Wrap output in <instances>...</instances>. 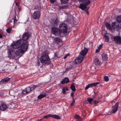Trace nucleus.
Masks as SVG:
<instances>
[{"instance_id":"nucleus-50","label":"nucleus","mask_w":121,"mask_h":121,"mask_svg":"<svg viewBox=\"0 0 121 121\" xmlns=\"http://www.w3.org/2000/svg\"><path fill=\"white\" fill-rule=\"evenodd\" d=\"M18 106V105L17 104H15L14 107L15 108H17Z\"/></svg>"},{"instance_id":"nucleus-57","label":"nucleus","mask_w":121,"mask_h":121,"mask_svg":"<svg viewBox=\"0 0 121 121\" xmlns=\"http://www.w3.org/2000/svg\"><path fill=\"white\" fill-rule=\"evenodd\" d=\"M16 5L17 6V5H18V4H17V3H16Z\"/></svg>"},{"instance_id":"nucleus-38","label":"nucleus","mask_w":121,"mask_h":121,"mask_svg":"<svg viewBox=\"0 0 121 121\" xmlns=\"http://www.w3.org/2000/svg\"><path fill=\"white\" fill-rule=\"evenodd\" d=\"M71 68L70 67H67L66 68V69L65 71L66 72L69 71V70H71Z\"/></svg>"},{"instance_id":"nucleus-23","label":"nucleus","mask_w":121,"mask_h":121,"mask_svg":"<svg viewBox=\"0 0 121 121\" xmlns=\"http://www.w3.org/2000/svg\"><path fill=\"white\" fill-rule=\"evenodd\" d=\"M80 6L79 7V8L82 10H85L86 9V6L85 4H80Z\"/></svg>"},{"instance_id":"nucleus-43","label":"nucleus","mask_w":121,"mask_h":121,"mask_svg":"<svg viewBox=\"0 0 121 121\" xmlns=\"http://www.w3.org/2000/svg\"><path fill=\"white\" fill-rule=\"evenodd\" d=\"M69 54H66V55L64 57V59H65L68 56H69Z\"/></svg>"},{"instance_id":"nucleus-54","label":"nucleus","mask_w":121,"mask_h":121,"mask_svg":"<svg viewBox=\"0 0 121 121\" xmlns=\"http://www.w3.org/2000/svg\"><path fill=\"white\" fill-rule=\"evenodd\" d=\"M60 8L61 9H63L64 8V6H61L60 7Z\"/></svg>"},{"instance_id":"nucleus-49","label":"nucleus","mask_w":121,"mask_h":121,"mask_svg":"<svg viewBox=\"0 0 121 121\" xmlns=\"http://www.w3.org/2000/svg\"><path fill=\"white\" fill-rule=\"evenodd\" d=\"M121 29V26H120V29H114V30H120Z\"/></svg>"},{"instance_id":"nucleus-15","label":"nucleus","mask_w":121,"mask_h":121,"mask_svg":"<svg viewBox=\"0 0 121 121\" xmlns=\"http://www.w3.org/2000/svg\"><path fill=\"white\" fill-rule=\"evenodd\" d=\"M10 79V78L8 77H6L3 78L0 81V84H4L9 81Z\"/></svg>"},{"instance_id":"nucleus-45","label":"nucleus","mask_w":121,"mask_h":121,"mask_svg":"<svg viewBox=\"0 0 121 121\" xmlns=\"http://www.w3.org/2000/svg\"><path fill=\"white\" fill-rule=\"evenodd\" d=\"M35 88L37 87H39L40 86V84L37 85H35Z\"/></svg>"},{"instance_id":"nucleus-35","label":"nucleus","mask_w":121,"mask_h":121,"mask_svg":"<svg viewBox=\"0 0 121 121\" xmlns=\"http://www.w3.org/2000/svg\"><path fill=\"white\" fill-rule=\"evenodd\" d=\"M12 30V28H8L6 29V31L8 33H10V32L11 30Z\"/></svg>"},{"instance_id":"nucleus-46","label":"nucleus","mask_w":121,"mask_h":121,"mask_svg":"<svg viewBox=\"0 0 121 121\" xmlns=\"http://www.w3.org/2000/svg\"><path fill=\"white\" fill-rule=\"evenodd\" d=\"M100 49L98 48V49H96V50L95 52L96 53H98L100 50Z\"/></svg>"},{"instance_id":"nucleus-3","label":"nucleus","mask_w":121,"mask_h":121,"mask_svg":"<svg viewBox=\"0 0 121 121\" xmlns=\"http://www.w3.org/2000/svg\"><path fill=\"white\" fill-rule=\"evenodd\" d=\"M18 50L17 49L15 52V51L12 49L9 50V52L8 53V57L11 58H13L14 57L17 58L19 56H21L20 54L18 52Z\"/></svg>"},{"instance_id":"nucleus-11","label":"nucleus","mask_w":121,"mask_h":121,"mask_svg":"<svg viewBox=\"0 0 121 121\" xmlns=\"http://www.w3.org/2000/svg\"><path fill=\"white\" fill-rule=\"evenodd\" d=\"M49 117H51L57 119H59L60 118V116L58 115L51 114L48 115L44 116L43 117V118H46Z\"/></svg>"},{"instance_id":"nucleus-40","label":"nucleus","mask_w":121,"mask_h":121,"mask_svg":"<svg viewBox=\"0 0 121 121\" xmlns=\"http://www.w3.org/2000/svg\"><path fill=\"white\" fill-rule=\"evenodd\" d=\"M102 44L100 45L98 47V48L100 50L102 47Z\"/></svg>"},{"instance_id":"nucleus-56","label":"nucleus","mask_w":121,"mask_h":121,"mask_svg":"<svg viewBox=\"0 0 121 121\" xmlns=\"http://www.w3.org/2000/svg\"><path fill=\"white\" fill-rule=\"evenodd\" d=\"M17 6L18 8L20 7V6L18 4V5H17Z\"/></svg>"},{"instance_id":"nucleus-13","label":"nucleus","mask_w":121,"mask_h":121,"mask_svg":"<svg viewBox=\"0 0 121 121\" xmlns=\"http://www.w3.org/2000/svg\"><path fill=\"white\" fill-rule=\"evenodd\" d=\"M99 84V82H96L90 84L88 85H87L86 86L85 89V90H87L89 88L95 86Z\"/></svg>"},{"instance_id":"nucleus-55","label":"nucleus","mask_w":121,"mask_h":121,"mask_svg":"<svg viewBox=\"0 0 121 121\" xmlns=\"http://www.w3.org/2000/svg\"><path fill=\"white\" fill-rule=\"evenodd\" d=\"M73 103H71L70 105V107H71L73 105Z\"/></svg>"},{"instance_id":"nucleus-59","label":"nucleus","mask_w":121,"mask_h":121,"mask_svg":"<svg viewBox=\"0 0 121 121\" xmlns=\"http://www.w3.org/2000/svg\"><path fill=\"white\" fill-rule=\"evenodd\" d=\"M15 18H16V16H15Z\"/></svg>"},{"instance_id":"nucleus-26","label":"nucleus","mask_w":121,"mask_h":121,"mask_svg":"<svg viewBox=\"0 0 121 121\" xmlns=\"http://www.w3.org/2000/svg\"><path fill=\"white\" fill-rule=\"evenodd\" d=\"M105 26L106 28L109 30L111 29V26L110 24L108 22H106L105 23Z\"/></svg>"},{"instance_id":"nucleus-18","label":"nucleus","mask_w":121,"mask_h":121,"mask_svg":"<svg viewBox=\"0 0 121 121\" xmlns=\"http://www.w3.org/2000/svg\"><path fill=\"white\" fill-rule=\"evenodd\" d=\"M31 91L30 86H28L25 90H23L22 91V93L24 94H26Z\"/></svg>"},{"instance_id":"nucleus-7","label":"nucleus","mask_w":121,"mask_h":121,"mask_svg":"<svg viewBox=\"0 0 121 121\" xmlns=\"http://www.w3.org/2000/svg\"><path fill=\"white\" fill-rule=\"evenodd\" d=\"M52 33L56 36H59L60 34V29L55 27L51 28Z\"/></svg>"},{"instance_id":"nucleus-31","label":"nucleus","mask_w":121,"mask_h":121,"mask_svg":"<svg viewBox=\"0 0 121 121\" xmlns=\"http://www.w3.org/2000/svg\"><path fill=\"white\" fill-rule=\"evenodd\" d=\"M68 88L67 87H64L62 89V92L64 94H65L66 93V91H67L68 90Z\"/></svg>"},{"instance_id":"nucleus-1","label":"nucleus","mask_w":121,"mask_h":121,"mask_svg":"<svg viewBox=\"0 0 121 121\" xmlns=\"http://www.w3.org/2000/svg\"><path fill=\"white\" fill-rule=\"evenodd\" d=\"M42 55L40 60L41 62L48 65L50 64L51 62V60L48 56V51L46 50L44 51Z\"/></svg>"},{"instance_id":"nucleus-53","label":"nucleus","mask_w":121,"mask_h":121,"mask_svg":"<svg viewBox=\"0 0 121 121\" xmlns=\"http://www.w3.org/2000/svg\"><path fill=\"white\" fill-rule=\"evenodd\" d=\"M43 119V118L42 119H39L37 121H40L42 120Z\"/></svg>"},{"instance_id":"nucleus-19","label":"nucleus","mask_w":121,"mask_h":121,"mask_svg":"<svg viewBox=\"0 0 121 121\" xmlns=\"http://www.w3.org/2000/svg\"><path fill=\"white\" fill-rule=\"evenodd\" d=\"M118 106V103L117 102L115 104L114 106L112 107L113 110L112 112L113 113H115V112L117 111Z\"/></svg>"},{"instance_id":"nucleus-9","label":"nucleus","mask_w":121,"mask_h":121,"mask_svg":"<svg viewBox=\"0 0 121 121\" xmlns=\"http://www.w3.org/2000/svg\"><path fill=\"white\" fill-rule=\"evenodd\" d=\"M59 20L57 18H53L52 19L51 24L52 26H57L59 24Z\"/></svg>"},{"instance_id":"nucleus-41","label":"nucleus","mask_w":121,"mask_h":121,"mask_svg":"<svg viewBox=\"0 0 121 121\" xmlns=\"http://www.w3.org/2000/svg\"><path fill=\"white\" fill-rule=\"evenodd\" d=\"M37 62V64L38 66H39L40 65V62L39 60H38Z\"/></svg>"},{"instance_id":"nucleus-5","label":"nucleus","mask_w":121,"mask_h":121,"mask_svg":"<svg viewBox=\"0 0 121 121\" xmlns=\"http://www.w3.org/2000/svg\"><path fill=\"white\" fill-rule=\"evenodd\" d=\"M59 29L63 33H67L68 28L66 24L62 22L59 25Z\"/></svg>"},{"instance_id":"nucleus-33","label":"nucleus","mask_w":121,"mask_h":121,"mask_svg":"<svg viewBox=\"0 0 121 121\" xmlns=\"http://www.w3.org/2000/svg\"><path fill=\"white\" fill-rule=\"evenodd\" d=\"M104 81L106 82H108L109 80L108 77L107 76H105L104 77Z\"/></svg>"},{"instance_id":"nucleus-6","label":"nucleus","mask_w":121,"mask_h":121,"mask_svg":"<svg viewBox=\"0 0 121 121\" xmlns=\"http://www.w3.org/2000/svg\"><path fill=\"white\" fill-rule=\"evenodd\" d=\"M23 41V40H19L16 42L12 43L11 45V47L14 49H18L20 47L21 43Z\"/></svg>"},{"instance_id":"nucleus-36","label":"nucleus","mask_w":121,"mask_h":121,"mask_svg":"<svg viewBox=\"0 0 121 121\" xmlns=\"http://www.w3.org/2000/svg\"><path fill=\"white\" fill-rule=\"evenodd\" d=\"M105 39V41L106 42H108L109 41V37H104Z\"/></svg>"},{"instance_id":"nucleus-39","label":"nucleus","mask_w":121,"mask_h":121,"mask_svg":"<svg viewBox=\"0 0 121 121\" xmlns=\"http://www.w3.org/2000/svg\"><path fill=\"white\" fill-rule=\"evenodd\" d=\"M104 37H109V35L108 34L105 33L104 34Z\"/></svg>"},{"instance_id":"nucleus-58","label":"nucleus","mask_w":121,"mask_h":121,"mask_svg":"<svg viewBox=\"0 0 121 121\" xmlns=\"http://www.w3.org/2000/svg\"><path fill=\"white\" fill-rule=\"evenodd\" d=\"M9 94H10V91H9Z\"/></svg>"},{"instance_id":"nucleus-28","label":"nucleus","mask_w":121,"mask_h":121,"mask_svg":"<svg viewBox=\"0 0 121 121\" xmlns=\"http://www.w3.org/2000/svg\"><path fill=\"white\" fill-rule=\"evenodd\" d=\"M60 0L61 3L62 4H67L69 0Z\"/></svg>"},{"instance_id":"nucleus-22","label":"nucleus","mask_w":121,"mask_h":121,"mask_svg":"<svg viewBox=\"0 0 121 121\" xmlns=\"http://www.w3.org/2000/svg\"><path fill=\"white\" fill-rule=\"evenodd\" d=\"M69 82V79L67 77L63 79L61 82V83L62 84H64L65 83H68Z\"/></svg>"},{"instance_id":"nucleus-8","label":"nucleus","mask_w":121,"mask_h":121,"mask_svg":"<svg viewBox=\"0 0 121 121\" xmlns=\"http://www.w3.org/2000/svg\"><path fill=\"white\" fill-rule=\"evenodd\" d=\"M83 60V56L79 55L74 60L75 63L77 64H79L81 63Z\"/></svg>"},{"instance_id":"nucleus-14","label":"nucleus","mask_w":121,"mask_h":121,"mask_svg":"<svg viewBox=\"0 0 121 121\" xmlns=\"http://www.w3.org/2000/svg\"><path fill=\"white\" fill-rule=\"evenodd\" d=\"M29 34L27 33H25L23 35L22 39L21 40H23V42H25L26 41H27V40L29 39Z\"/></svg>"},{"instance_id":"nucleus-44","label":"nucleus","mask_w":121,"mask_h":121,"mask_svg":"<svg viewBox=\"0 0 121 121\" xmlns=\"http://www.w3.org/2000/svg\"><path fill=\"white\" fill-rule=\"evenodd\" d=\"M75 103V101L73 97V101L72 102V103L74 104Z\"/></svg>"},{"instance_id":"nucleus-51","label":"nucleus","mask_w":121,"mask_h":121,"mask_svg":"<svg viewBox=\"0 0 121 121\" xmlns=\"http://www.w3.org/2000/svg\"><path fill=\"white\" fill-rule=\"evenodd\" d=\"M17 20L16 19H14V23H15V22H17Z\"/></svg>"},{"instance_id":"nucleus-24","label":"nucleus","mask_w":121,"mask_h":121,"mask_svg":"<svg viewBox=\"0 0 121 121\" xmlns=\"http://www.w3.org/2000/svg\"><path fill=\"white\" fill-rule=\"evenodd\" d=\"M102 59L104 61H106L108 59V57L107 55L105 53H103L102 55Z\"/></svg>"},{"instance_id":"nucleus-34","label":"nucleus","mask_w":121,"mask_h":121,"mask_svg":"<svg viewBox=\"0 0 121 121\" xmlns=\"http://www.w3.org/2000/svg\"><path fill=\"white\" fill-rule=\"evenodd\" d=\"M99 102V101H96L95 100H94L93 101V103L94 104V105L95 106L98 104Z\"/></svg>"},{"instance_id":"nucleus-25","label":"nucleus","mask_w":121,"mask_h":121,"mask_svg":"<svg viewBox=\"0 0 121 121\" xmlns=\"http://www.w3.org/2000/svg\"><path fill=\"white\" fill-rule=\"evenodd\" d=\"M94 62L95 65H96L97 66H99L100 65V63L98 59H96L94 60Z\"/></svg>"},{"instance_id":"nucleus-42","label":"nucleus","mask_w":121,"mask_h":121,"mask_svg":"<svg viewBox=\"0 0 121 121\" xmlns=\"http://www.w3.org/2000/svg\"><path fill=\"white\" fill-rule=\"evenodd\" d=\"M50 2L52 3H53L55 2L56 0H50Z\"/></svg>"},{"instance_id":"nucleus-21","label":"nucleus","mask_w":121,"mask_h":121,"mask_svg":"<svg viewBox=\"0 0 121 121\" xmlns=\"http://www.w3.org/2000/svg\"><path fill=\"white\" fill-rule=\"evenodd\" d=\"M7 108L6 105L5 104H2L0 106V110L1 111H4Z\"/></svg>"},{"instance_id":"nucleus-16","label":"nucleus","mask_w":121,"mask_h":121,"mask_svg":"<svg viewBox=\"0 0 121 121\" xmlns=\"http://www.w3.org/2000/svg\"><path fill=\"white\" fill-rule=\"evenodd\" d=\"M88 51V49L86 48H84V49L81 51L80 52V55L84 56L87 53ZM84 56H83V57Z\"/></svg>"},{"instance_id":"nucleus-10","label":"nucleus","mask_w":121,"mask_h":121,"mask_svg":"<svg viewBox=\"0 0 121 121\" xmlns=\"http://www.w3.org/2000/svg\"><path fill=\"white\" fill-rule=\"evenodd\" d=\"M40 16V13L39 11H35L32 14V16L35 19H39Z\"/></svg>"},{"instance_id":"nucleus-30","label":"nucleus","mask_w":121,"mask_h":121,"mask_svg":"<svg viewBox=\"0 0 121 121\" xmlns=\"http://www.w3.org/2000/svg\"><path fill=\"white\" fill-rule=\"evenodd\" d=\"M70 88L71 90L73 91H75L76 90L75 86L73 84L71 85L70 86Z\"/></svg>"},{"instance_id":"nucleus-48","label":"nucleus","mask_w":121,"mask_h":121,"mask_svg":"<svg viewBox=\"0 0 121 121\" xmlns=\"http://www.w3.org/2000/svg\"><path fill=\"white\" fill-rule=\"evenodd\" d=\"M18 8V10L19 11H21V7L20 6V7Z\"/></svg>"},{"instance_id":"nucleus-32","label":"nucleus","mask_w":121,"mask_h":121,"mask_svg":"<svg viewBox=\"0 0 121 121\" xmlns=\"http://www.w3.org/2000/svg\"><path fill=\"white\" fill-rule=\"evenodd\" d=\"M30 89H31V91H33L34 90V89L35 88V85H31L30 86Z\"/></svg>"},{"instance_id":"nucleus-37","label":"nucleus","mask_w":121,"mask_h":121,"mask_svg":"<svg viewBox=\"0 0 121 121\" xmlns=\"http://www.w3.org/2000/svg\"><path fill=\"white\" fill-rule=\"evenodd\" d=\"M80 116L79 115H76L74 116V118L76 119H78L79 118Z\"/></svg>"},{"instance_id":"nucleus-17","label":"nucleus","mask_w":121,"mask_h":121,"mask_svg":"<svg viewBox=\"0 0 121 121\" xmlns=\"http://www.w3.org/2000/svg\"><path fill=\"white\" fill-rule=\"evenodd\" d=\"M54 41L56 43L58 44L61 46L62 45V41L61 39L59 38H56L54 39Z\"/></svg>"},{"instance_id":"nucleus-52","label":"nucleus","mask_w":121,"mask_h":121,"mask_svg":"<svg viewBox=\"0 0 121 121\" xmlns=\"http://www.w3.org/2000/svg\"><path fill=\"white\" fill-rule=\"evenodd\" d=\"M3 36L2 35V34L0 33V38H2Z\"/></svg>"},{"instance_id":"nucleus-2","label":"nucleus","mask_w":121,"mask_h":121,"mask_svg":"<svg viewBox=\"0 0 121 121\" xmlns=\"http://www.w3.org/2000/svg\"><path fill=\"white\" fill-rule=\"evenodd\" d=\"M29 44L27 41L22 42L21 43L20 49H18V52L21 55L22 53L25 52L27 51Z\"/></svg>"},{"instance_id":"nucleus-27","label":"nucleus","mask_w":121,"mask_h":121,"mask_svg":"<svg viewBox=\"0 0 121 121\" xmlns=\"http://www.w3.org/2000/svg\"><path fill=\"white\" fill-rule=\"evenodd\" d=\"M87 99L89 104H92L91 102L93 100V98L91 97H88L87 98Z\"/></svg>"},{"instance_id":"nucleus-12","label":"nucleus","mask_w":121,"mask_h":121,"mask_svg":"<svg viewBox=\"0 0 121 121\" xmlns=\"http://www.w3.org/2000/svg\"><path fill=\"white\" fill-rule=\"evenodd\" d=\"M113 39L115 42L117 44H121V37L119 36L114 37Z\"/></svg>"},{"instance_id":"nucleus-47","label":"nucleus","mask_w":121,"mask_h":121,"mask_svg":"<svg viewBox=\"0 0 121 121\" xmlns=\"http://www.w3.org/2000/svg\"><path fill=\"white\" fill-rule=\"evenodd\" d=\"M73 95H74V94H73V92H72L71 93V96L72 97H73Z\"/></svg>"},{"instance_id":"nucleus-29","label":"nucleus","mask_w":121,"mask_h":121,"mask_svg":"<svg viewBox=\"0 0 121 121\" xmlns=\"http://www.w3.org/2000/svg\"><path fill=\"white\" fill-rule=\"evenodd\" d=\"M45 96L46 95L45 94H41L38 96V98L39 99H41Z\"/></svg>"},{"instance_id":"nucleus-20","label":"nucleus","mask_w":121,"mask_h":121,"mask_svg":"<svg viewBox=\"0 0 121 121\" xmlns=\"http://www.w3.org/2000/svg\"><path fill=\"white\" fill-rule=\"evenodd\" d=\"M78 0L79 1L80 3L81 2L83 4L87 5L89 4L90 3V0Z\"/></svg>"},{"instance_id":"nucleus-4","label":"nucleus","mask_w":121,"mask_h":121,"mask_svg":"<svg viewBox=\"0 0 121 121\" xmlns=\"http://www.w3.org/2000/svg\"><path fill=\"white\" fill-rule=\"evenodd\" d=\"M117 22H113L112 23V26L114 29H118L120 28L119 23H121V16H119L117 17Z\"/></svg>"}]
</instances>
